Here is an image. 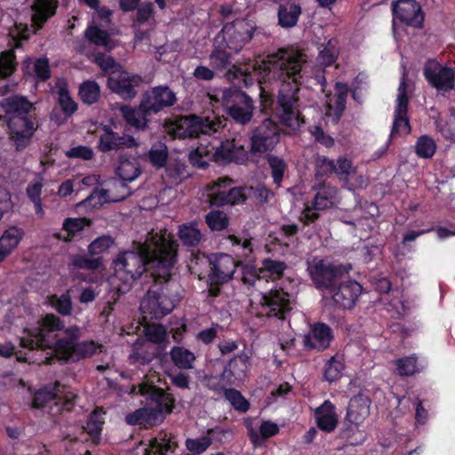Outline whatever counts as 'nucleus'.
<instances>
[{"label":"nucleus","mask_w":455,"mask_h":455,"mask_svg":"<svg viewBox=\"0 0 455 455\" xmlns=\"http://www.w3.org/2000/svg\"><path fill=\"white\" fill-rule=\"evenodd\" d=\"M305 62L303 55L281 48L265 59H247L234 64L226 77L245 87L257 83L260 112L273 113L283 126L296 132L305 123L299 97Z\"/></svg>","instance_id":"f257e3e1"},{"label":"nucleus","mask_w":455,"mask_h":455,"mask_svg":"<svg viewBox=\"0 0 455 455\" xmlns=\"http://www.w3.org/2000/svg\"><path fill=\"white\" fill-rule=\"evenodd\" d=\"M178 243L157 234L139 243L136 251L120 252L113 260L115 276L120 281L117 291L125 293L144 274L153 284L140 303L143 314L161 319L173 310L182 296L180 284L172 278L177 262Z\"/></svg>","instance_id":"f03ea898"},{"label":"nucleus","mask_w":455,"mask_h":455,"mask_svg":"<svg viewBox=\"0 0 455 455\" xmlns=\"http://www.w3.org/2000/svg\"><path fill=\"white\" fill-rule=\"evenodd\" d=\"M82 332L77 325L65 326L58 315L48 313L37 326L25 328L20 337V346L28 351L45 352L43 359H34L37 364H52L57 360L79 362L97 354L100 345L92 339L79 341Z\"/></svg>","instance_id":"7ed1b4c3"},{"label":"nucleus","mask_w":455,"mask_h":455,"mask_svg":"<svg viewBox=\"0 0 455 455\" xmlns=\"http://www.w3.org/2000/svg\"><path fill=\"white\" fill-rule=\"evenodd\" d=\"M176 101V94L168 86L159 85L144 92L138 107L122 105L119 110L127 124L143 132L149 128L153 115L173 106Z\"/></svg>","instance_id":"20e7f679"},{"label":"nucleus","mask_w":455,"mask_h":455,"mask_svg":"<svg viewBox=\"0 0 455 455\" xmlns=\"http://www.w3.org/2000/svg\"><path fill=\"white\" fill-rule=\"evenodd\" d=\"M211 267L208 274V296L217 298L221 293L222 285L235 279L239 261L226 253L212 254L209 259Z\"/></svg>","instance_id":"39448f33"},{"label":"nucleus","mask_w":455,"mask_h":455,"mask_svg":"<svg viewBox=\"0 0 455 455\" xmlns=\"http://www.w3.org/2000/svg\"><path fill=\"white\" fill-rule=\"evenodd\" d=\"M348 269L341 264L336 265L323 259L307 261V268L315 288L323 295L333 291L345 274L348 273Z\"/></svg>","instance_id":"423d86ee"},{"label":"nucleus","mask_w":455,"mask_h":455,"mask_svg":"<svg viewBox=\"0 0 455 455\" xmlns=\"http://www.w3.org/2000/svg\"><path fill=\"white\" fill-rule=\"evenodd\" d=\"M222 102L227 115L236 124L245 125L251 121L254 102L240 87L234 85L225 89Z\"/></svg>","instance_id":"0eeeda50"},{"label":"nucleus","mask_w":455,"mask_h":455,"mask_svg":"<svg viewBox=\"0 0 455 455\" xmlns=\"http://www.w3.org/2000/svg\"><path fill=\"white\" fill-rule=\"evenodd\" d=\"M363 291V286L355 280H347L335 286L333 291L323 295L325 307L333 309H352Z\"/></svg>","instance_id":"6e6552de"},{"label":"nucleus","mask_w":455,"mask_h":455,"mask_svg":"<svg viewBox=\"0 0 455 455\" xmlns=\"http://www.w3.org/2000/svg\"><path fill=\"white\" fill-rule=\"evenodd\" d=\"M280 140V128L270 117L256 126L251 136V152L262 154L272 151Z\"/></svg>","instance_id":"1a4fd4ad"},{"label":"nucleus","mask_w":455,"mask_h":455,"mask_svg":"<svg viewBox=\"0 0 455 455\" xmlns=\"http://www.w3.org/2000/svg\"><path fill=\"white\" fill-rule=\"evenodd\" d=\"M355 172L356 168L352 161L346 156H339L337 160H332L325 156L317 155L315 160V179L317 182L325 180V178L331 174L347 180Z\"/></svg>","instance_id":"9d476101"},{"label":"nucleus","mask_w":455,"mask_h":455,"mask_svg":"<svg viewBox=\"0 0 455 455\" xmlns=\"http://www.w3.org/2000/svg\"><path fill=\"white\" fill-rule=\"evenodd\" d=\"M8 46L9 50L0 53V77L6 78L12 76L17 68L15 49L22 47L24 42L30 37L28 33L30 30H8ZM33 34H36L38 30H31Z\"/></svg>","instance_id":"9b49d317"},{"label":"nucleus","mask_w":455,"mask_h":455,"mask_svg":"<svg viewBox=\"0 0 455 455\" xmlns=\"http://www.w3.org/2000/svg\"><path fill=\"white\" fill-rule=\"evenodd\" d=\"M423 75L427 83L440 92H450L455 86V72L451 68L441 66L435 60H428Z\"/></svg>","instance_id":"f8f14e48"},{"label":"nucleus","mask_w":455,"mask_h":455,"mask_svg":"<svg viewBox=\"0 0 455 455\" xmlns=\"http://www.w3.org/2000/svg\"><path fill=\"white\" fill-rule=\"evenodd\" d=\"M10 140L16 151L21 152L28 147L36 131L32 117H15L7 120Z\"/></svg>","instance_id":"ddd939ff"},{"label":"nucleus","mask_w":455,"mask_h":455,"mask_svg":"<svg viewBox=\"0 0 455 455\" xmlns=\"http://www.w3.org/2000/svg\"><path fill=\"white\" fill-rule=\"evenodd\" d=\"M99 130L100 134L99 135L97 148L102 153L134 148L139 145L134 137L128 134H119L114 132L110 125L101 124Z\"/></svg>","instance_id":"4468645a"},{"label":"nucleus","mask_w":455,"mask_h":455,"mask_svg":"<svg viewBox=\"0 0 455 455\" xmlns=\"http://www.w3.org/2000/svg\"><path fill=\"white\" fill-rule=\"evenodd\" d=\"M263 313L268 317L285 319L291 310V295L283 289H275L263 294L261 298Z\"/></svg>","instance_id":"2eb2a0df"},{"label":"nucleus","mask_w":455,"mask_h":455,"mask_svg":"<svg viewBox=\"0 0 455 455\" xmlns=\"http://www.w3.org/2000/svg\"><path fill=\"white\" fill-rule=\"evenodd\" d=\"M333 338L331 328L325 323L317 322L312 324L308 333L303 336L302 345L306 351L322 352L330 347Z\"/></svg>","instance_id":"dca6fc26"},{"label":"nucleus","mask_w":455,"mask_h":455,"mask_svg":"<svg viewBox=\"0 0 455 455\" xmlns=\"http://www.w3.org/2000/svg\"><path fill=\"white\" fill-rule=\"evenodd\" d=\"M395 22L403 26L421 27L424 15L421 6L415 0H398L393 4Z\"/></svg>","instance_id":"f3484780"},{"label":"nucleus","mask_w":455,"mask_h":455,"mask_svg":"<svg viewBox=\"0 0 455 455\" xmlns=\"http://www.w3.org/2000/svg\"><path fill=\"white\" fill-rule=\"evenodd\" d=\"M141 82L140 76L122 72L116 76H110L108 79L109 89L118 94L123 100H132L137 95L136 87Z\"/></svg>","instance_id":"a211bd4d"},{"label":"nucleus","mask_w":455,"mask_h":455,"mask_svg":"<svg viewBox=\"0 0 455 455\" xmlns=\"http://www.w3.org/2000/svg\"><path fill=\"white\" fill-rule=\"evenodd\" d=\"M212 157L219 164H243L247 161L248 154L243 146H237L234 140H226L217 148Z\"/></svg>","instance_id":"6ab92c4d"},{"label":"nucleus","mask_w":455,"mask_h":455,"mask_svg":"<svg viewBox=\"0 0 455 455\" xmlns=\"http://www.w3.org/2000/svg\"><path fill=\"white\" fill-rule=\"evenodd\" d=\"M312 189L315 191V194L311 201V209L324 211L333 207L338 194L336 187L323 180L315 183Z\"/></svg>","instance_id":"aec40b11"},{"label":"nucleus","mask_w":455,"mask_h":455,"mask_svg":"<svg viewBox=\"0 0 455 455\" xmlns=\"http://www.w3.org/2000/svg\"><path fill=\"white\" fill-rule=\"evenodd\" d=\"M204 132L203 118L194 115L177 120L172 130L174 137L179 139L197 138Z\"/></svg>","instance_id":"412c9836"},{"label":"nucleus","mask_w":455,"mask_h":455,"mask_svg":"<svg viewBox=\"0 0 455 455\" xmlns=\"http://www.w3.org/2000/svg\"><path fill=\"white\" fill-rule=\"evenodd\" d=\"M315 419L317 427L325 432H333L338 425V414L334 404L330 400H325L315 410Z\"/></svg>","instance_id":"4be33fe9"},{"label":"nucleus","mask_w":455,"mask_h":455,"mask_svg":"<svg viewBox=\"0 0 455 455\" xmlns=\"http://www.w3.org/2000/svg\"><path fill=\"white\" fill-rule=\"evenodd\" d=\"M26 3L31 8L34 25L39 28L55 14L58 6L57 0H26Z\"/></svg>","instance_id":"5701e85b"},{"label":"nucleus","mask_w":455,"mask_h":455,"mask_svg":"<svg viewBox=\"0 0 455 455\" xmlns=\"http://www.w3.org/2000/svg\"><path fill=\"white\" fill-rule=\"evenodd\" d=\"M256 30H220L217 36H220V43L228 50L238 52L243 47L249 43L253 32Z\"/></svg>","instance_id":"b1692460"},{"label":"nucleus","mask_w":455,"mask_h":455,"mask_svg":"<svg viewBox=\"0 0 455 455\" xmlns=\"http://www.w3.org/2000/svg\"><path fill=\"white\" fill-rule=\"evenodd\" d=\"M371 399L363 394H358L350 399L347 419L349 422L360 425L370 414Z\"/></svg>","instance_id":"393cba45"},{"label":"nucleus","mask_w":455,"mask_h":455,"mask_svg":"<svg viewBox=\"0 0 455 455\" xmlns=\"http://www.w3.org/2000/svg\"><path fill=\"white\" fill-rule=\"evenodd\" d=\"M25 235L21 228L11 226L0 236V262H3L18 247Z\"/></svg>","instance_id":"a878e982"},{"label":"nucleus","mask_w":455,"mask_h":455,"mask_svg":"<svg viewBox=\"0 0 455 455\" xmlns=\"http://www.w3.org/2000/svg\"><path fill=\"white\" fill-rule=\"evenodd\" d=\"M177 447L174 436L161 432L149 441V446L145 450L144 455H168L173 453Z\"/></svg>","instance_id":"bb28decb"},{"label":"nucleus","mask_w":455,"mask_h":455,"mask_svg":"<svg viewBox=\"0 0 455 455\" xmlns=\"http://www.w3.org/2000/svg\"><path fill=\"white\" fill-rule=\"evenodd\" d=\"M116 173L121 180L131 182L140 175L141 168L137 158L124 154L119 156Z\"/></svg>","instance_id":"cd10ccee"},{"label":"nucleus","mask_w":455,"mask_h":455,"mask_svg":"<svg viewBox=\"0 0 455 455\" xmlns=\"http://www.w3.org/2000/svg\"><path fill=\"white\" fill-rule=\"evenodd\" d=\"M33 108V104L25 97L12 96L5 99L4 111L7 120L12 116L31 117L29 113Z\"/></svg>","instance_id":"c85d7f7f"},{"label":"nucleus","mask_w":455,"mask_h":455,"mask_svg":"<svg viewBox=\"0 0 455 455\" xmlns=\"http://www.w3.org/2000/svg\"><path fill=\"white\" fill-rule=\"evenodd\" d=\"M399 104L395 105V118L391 129V137L402 134H409L411 132V124L408 117V106L405 105V100H401Z\"/></svg>","instance_id":"c756f323"},{"label":"nucleus","mask_w":455,"mask_h":455,"mask_svg":"<svg viewBox=\"0 0 455 455\" xmlns=\"http://www.w3.org/2000/svg\"><path fill=\"white\" fill-rule=\"evenodd\" d=\"M148 399L156 404L155 408L163 414L172 412L175 403V398L170 393L164 391L162 387H152L148 392Z\"/></svg>","instance_id":"7c9ffc66"},{"label":"nucleus","mask_w":455,"mask_h":455,"mask_svg":"<svg viewBox=\"0 0 455 455\" xmlns=\"http://www.w3.org/2000/svg\"><path fill=\"white\" fill-rule=\"evenodd\" d=\"M168 158V148L166 144L162 141L153 143L148 152L142 156L144 161L150 163L156 169L165 167Z\"/></svg>","instance_id":"2f4dec72"},{"label":"nucleus","mask_w":455,"mask_h":455,"mask_svg":"<svg viewBox=\"0 0 455 455\" xmlns=\"http://www.w3.org/2000/svg\"><path fill=\"white\" fill-rule=\"evenodd\" d=\"M395 366V373L401 377H410L419 373L423 366L419 363L416 354L405 355L393 362Z\"/></svg>","instance_id":"473e14b6"},{"label":"nucleus","mask_w":455,"mask_h":455,"mask_svg":"<svg viewBox=\"0 0 455 455\" xmlns=\"http://www.w3.org/2000/svg\"><path fill=\"white\" fill-rule=\"evenodd\" d=\"M249 366V356L241 353L233 356L224 368L222 376L242 379L245 377Z\"/></svg>","instance_id":"72a5a7b5"},{"label":"nucleus","mask_w":455,"mask_h":455,"mask_svg":"<svg viewBox=\"0 0 455 455\" xmlns=\"http://www.w3.org/2000/svg\"><path fill=\"white\" fill-rule=\"evenodd\" d=\"M220 36H216L213 44V50L210 55V62L213 68L223 70L228 68L231 63V53L220 41Z\"/></svg>","instance_id":"f704fd0d"},{"label":"nucleus","mask_w":455,"mask_h":455,"mask_svg":"<svg viewBox=\"0 0 455 455\" xmlns=\"http://www.w3.org/2000/svg\"><path fill=\"white\" fill-rule=\"evenodd\" d=\"M178 237L185 246H197L202 240V233L196 221L184 223L180 226Z\"/></svg>","instance_id":"c9c22d12"},{"label":"nucleus","mask_w":455,"mask_h":455,"mask_svg":"<svg viewBox=\"0 0 455 455\" xmlns=\"http://www.w3.org/2000/svg\"><path fill=\"white\" fill-rule=\"evenodd\" d=\"M68 265L76 269L98 270L103 265V259L91 256L89 252L70 254Z\"/></svg>","instance_id":"e433bc0d"},{"label":"nucleus","mask_w":455,"mask_h":455,"mask_svg":"<svg viewBox=\"0 0 455 455\" xmlns=\"http://www.w3.org/2000/svg\"><path fill=\"white\" fill-rule=\"evenodd\" d=\"M118 34L119 30H84V36L90 44L102 46L108 52L116 47L110 36Z\"/></svg>","instance_id":"4c0bfd02"},{"label":"nucleus","mask_w":455,"mask_h":455,"mask_svg":"<svg viewBox=\"0 0 455 455\" xmlns=\"http://www.w3.org/2000/svg\"><path fill=\"white\" fill-rule=\"evenodd\" d=\"M170 357L173 364L181 370H191L196 361L195 354L188 348L174 346L170 351Z\"/></svg>","instance_id":"58836bf2"},{"label":"nucleus","mask_w":455,"mask_h":455,"mask_svg":"<svg viewBox=\"0 0 455 455\" xmlns=\"http://www.w3.org/2000/svg\"><path fill=\"white\" fill-rule=\"evenodd\" d=\"M334 90V106L328 105V108L333 110V121L338 123L346 109L348 87L345 83L337 82Z\"/></svg>","instance_id":"ea45409f"},{"label":"nucleus","mask_w":455,"mask_h":455,"mask_svg":"<svg viewBox=\"0 0 455 455\" xmlns=\"http://www.w3.org/2000/svg\"><path fill=\"white\" fill-rule=\"evenodd\" d=\"M266 160L270 169L273 183L277 188L281 187L285 173L288 170L286 162L282 157L272 154H267Z\"/></svg>","instance_id":"a19ab883"},{"label":"nucleus","mask_w":455,"mask_h":455,"mask_svg":"<svg viewBox=\"0 0 455 455\" xmlns=\"http://www.w3.org/2000/svg\"><path fill=\"white\" fill-rule=\"evenodd\" d=\"M78 96L84 104L92 105L100 99V85L92 80L84 81L79 86Z\"/></svg>","instance_id":"79ce46f5"},{"label":"nucleus","mask_w":455,"mask_h":455,"mask_svg":"<svg viewBox=\"0 0 455 455\" xmlns=\"http://www.w3.org/2000/svg\"><path fill=\"white\" fill-rule=\"evenodd\" d=\"M300 14L301 9L298 4L281 5L278 11L280 26L283 28H292L296 26Z\"/></svg>","instance_id":"37998d69"},{"label":"nucleus","mask_w":455,"mask_h":455,"mask_svg":"<svg viewBox=\"0 0 455 455\" xmlns=\"http://www.w3.org/2000/svg\"><path fill=\"white\" fill-rule=\"evenodd\" d=\"M91 224L92 220L85 217L65 219L62 229L67 232V236L63 237V240L66 242L72 241L76 234L83 231L86 226H90Z\"/></svg>","instance_id":"c03bdc74"},{"label":"nucleus","mask_w":455,"mask_h":455,"mask_svg":"<svg viewBox=\"0 0 455 455\" xmlns=\"http://www.w3.org/2000/svg\"><path fill=\"white\" fill-rule=\"evenodd\" d=\"M50 305L62 316H68L73 311V303L68 291L60 295L53 294L49 298Z\"/></svg>","instance_id":"a18cd8bd"},{"label":"nucleus","mask_w":455,"mask_h":455,"mask_svg":"<svg viewBox=\"0 0 455 455\" xmlns=\"http://www.w3.org/2000/svg\"><path fill=\"white\" fill-rule=\"evenodd\" d=\"M344 364L338 355L331 356L324 364L323 379L331 383L339 379L342 376Z\"/></svg>","instance_id":"49530a36"},{"label":"nucleus","mask_w":455,"mask_h":455,"mask_svg":"<svg viewBox=\"0 0 455 455\" xmlns=\"http://www.w3.org/2000/svg\"><path fill=\"white\" fill-rule=\"evenodd\" d=\"M205 223L212 231H222L229 225V219L222 211L212 210L205 215Z\"/></svg>","instance_id":"de8ad7c7"},{"label":"nucleus","mask_w":455,"mask_h":455,"mask_svg":"<svg viewBox=\"0 0 455 455\" xmlns=\"http://www.w3.org/2000/svg\"><path fill=\"white\" fill-rule=\"evenodd\" d=\"M436 151L435 141L428 135L418 138L415 144V153L419 158L429 159Z\"/></svg>","instance_id":"09e8293b"},{"label":"nucleus","mask_w":455,"mask_h":455,"mask_svg":"<svg viewBox=\"0 0 455 455\" xmlns=\"http://www.w3.org/2000/svg\"><path fill=\"white\" fill-rule=\"evenodd\" d=\"M224 397L231 403L233 408L239 412H246L250 409V403L242 393L235 388H226Z\"/></svg>","instance_id":"8fccbe9b"},{"label":"nucleus","mask_w":455,"mask_h":455,"mask_svg":"<svg viewBox=\"0 0 455 455\" xmlns=\"http://www.w3.org/2000/svg\"><path fill=\"white\" fill-rule=\"evenodd\" d=\"M58 95L63 113L68 116H72L77 110V104L71 98L66 83L59 87Z\"/></svg>","instance_id":"3c124183"},{"label":"nucleus","mask_w":455,"mask_h":455,"mask_svg":"<svg viewBox=\"0 0 455 455\" xmlns=\"http://www.w3.org/2000/svg\"><path fill=\"white\" fill-rule=\"evenodd\" d=\"M231 245L235 248L234 252L240 258H248L253 251L251 238L242 239L235 235L228 236Z\"/></svg>","instance_id":"603ef678"},{"label":"nucleus","mask_w":455,"mask_h":455,"mask_svg":"<svg viewBox=\"0 0 455 455\" xmlns=\"http://www.w3.org/2000/svg\"><path fill=\"white\" fill-rule=\"evenodd\" d=\"M101 415V411L94 410L88 417L84 429L92 439L99 438L101 434L104 423Z\"/></svg>","instance_id":"864d4df0"},{"label":"nucleus","mask_w":455,"mask_h":455,"mask_svg":"<svg viewBox=\"0 0 455 455\" xmlns=\"http://www.w3.org/2000/svg\"><path fill=\"white\" fill-rule=\"evenodd\" d=\"M114 240L109 235L97 237L88 245V252L91 256L101 257L100 255L111 247Z\"/></svg>","instance_id":"5fc2aeb1"},{"label":"nucleus","mask_w":455,"mask_h":455,"mask_svg":"<svg viewBox=\"0 0 455 455\" xmlns=\"http://www.w3.org/2000/svg\"><path fill=\"white\" fill-rule=\"evenodd\" d=\"M285 268L286 264L283 261L275 260L270 258L262 260L261 272H267L272 279L281 278Z\"/></svg>","instance_id":"6e6d98bb"},{"label":"nucleus","mask_w":455,"mask_h":455,"mask_svg":"<svg viewBox=\"0 0 455 455\" xmlns=\"http://www.w3.org/2000/svg\"><path fill=\"white\" fill-rule=\"evenodd\" d=\"M56 394L50 388L43 387L36 391L31 402L34 409H43L52 401L55 402Z\"/></svg>","instance_id":"4d7b16f0"},{"label":"nucleus","mask_w":455,"mask_h":455,"mask_svg":"<svg viewBox=\"0 0 455 455\" xmlns=\"http://www.w3.org/2000/svg\"><path fill=\"white\" fill-rule=\"evenodd\" d=\"M259 278L257 269L253 266L244 265L239 261L235 279L241 280L244 284L252 286Z\"/></svg>","instance_id":"13d9d810"},{"label":"nucleus","mask_w":455,"mask_h":455,"mask_svg":"<svg viewBox=\"0 0 455 455\" xmlns=\"http://www.w3.org/2000/svg\"><path fill=\"white\" fill-rule=\"evenodd\" d=\"M34 73L37 80L46 82L51 78L52 71L46 57L38 58L34 62Z\"/></svg>","instance_id":"bf43d9fd"},{"label":"nucleus","mask_w":455,"mask_h":455,"mask_svg":"<svg viewBox=\"0 0 455 455\" xmlns=\"http://www.w3.org/2000/svg\"><path fill=\"white\" fill-rule=\"evenodd\" d=\"M212 443V439L209 436L204 435L200 438L187 439L186 447L194 454H201L209 448Z\"/></svg>","instance_id":"052dcab7"},{"label":"nucleus","mask_w":455,"mask_h":455,"mask_svg":"<svg viewBox=\"0 0 455 455\" xmlns=\"http://www.w3.org/2000/svg\"><path fill=\"white\" fill-rule=\"evenodd\" d=\"M77 399V395L73 392H67L61 395H57L55 398V405L60 407L59 411L60 412L63 411H72L75 408L76 402Z\"/></svg>","instance_id":"680f3d73"},{"label":"nucleus","mask_w":455,"mask_h":455,"mask_svg":"<svg viewBox=\"0 0 455 455\" xmlns=\"http://www.w3.org/2000/svg\"><path fill=\"white\" fill-rule=\"evenodd\" d=\"M92 19L94 25L90 26L88 28H100V27H107L111 22L112 12L106 7H100L94 9Z\"/></svg>","instance_id":"e2e57ef3"},{"label":"nucleus","mask_w":455,"mask_h":455,"mask_svg":"<svg viewBox=\"0 0 455 455\" xmlns=\"http://www.w3.org/2000/svg\"><path fill=\"white\" fill-rule=\"evenodd\" d=\"M207 156L208 152L205 148H197L189 153L188 161L194 167L205 170L209 166L205 159Z\"/></svg>","instance_id":"0e129e2a"},{"label":"nucleus","mask_w":455,"mask_h":455,"mask_svg":"<svg viewBox=\"0 0 455 455\" xmlns=\"http://www.w3.org/2000/svg\"><path fill=\"white\" fill-rule=\"evenodd\" d=\"M66 156L71 159H83L88 161L93 158L94 153L92 148L80 145L69 148L66 152Z\"/></svg>","instance_id":"69168bd1"},{"label":"nucleus","mask_w":455,"mask_h":455,"mask_svg":"<svg viewBox=\"0 0 455 455\" xmlns=\"http://www.w3.org/2000/svg\"><path fill=\"white\" fill-rule=\"evenodd\" d=\"M147 339L153 343L160 344L166 338V330L162 324H153L146 329Z\"/></svg>","instance_id":"338daca9"},{"label":"nucleus","mask_w":455,"mask_h":455,"mask_svg":"<svg viewBox=\"0 0 455 455\" xmlns=\"http://www.w3.org/2000/svg\"><path fill=\"white\" fill-rule=\"evenodd\" d=\"M219 323H212L210 328L204 329L196 334V339L204 345L212 344L218 336V331L220 329Z\"/></svg>","instance_id":"774afa93"}]
</instances>
